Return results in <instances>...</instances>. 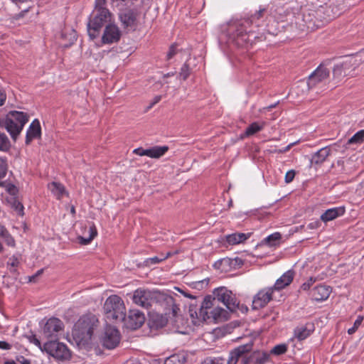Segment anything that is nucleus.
Segmentation results:
<instances>
[{
	"label": "nucleus",
	"instance_id": "1",
	"mask_svg": "<svg viewBox=\"0 0 364 364\" xmlns=\"http://www.w3.org/2000/svg\"><path fill=\"white\" fill-rule=\"evenodd\" d=\"M189 313L191 317L193 318V322L196 324L198 319L201 321H214L220 322L226 321L228 319V311L224 309L219 307L216 304L215 300H212V298L208 296H206L202 302L200 307L197 310L193 309V306H190Z\"/></svg>",
	"mask_w": 364,
	"mask_h": 364
},
{
	"label": "nucleus",
	"instance_id": "2",
	"mask_svg": "<svg viewBox=\"0 0 364 364\" xmlns=\"http://www.w3.org/2000/svg\"><path fill=\"white\" fill-rule=\"evenodd\" d=\"M106 0H96L95 9L87 24V32L92 39L95 38L101 28L110 21L111 14L105 7Z\"/></svg>",
	"mask_w": 364,
	"mask_h": 364
},
{
	"label": "nucleus",
	"instance_id": "3",
	"mask_svg": "<svg viewBox=\"0 0 364 364\" xmlns=\"http://www.w3.org/2000/svg\"><path fill=\"white\" fill-rule=\"evenodd\" d=\"M28 121V116L26 113L10 111L5 117H0V127L4 128L16 141Z\"/></svg>",
	"mask_w": 364,
	"mask_h": 364
},
{
	"label": "nucleus",
	"instance_id": "4",
	"mask_svg": "<svg viewBox=\"0 0 364 364\" xmlns=\"http://www.w3.org/2000/svg\"><path fill=\"white\" fill-rule=\"evenodd\" d=\"M95 318H82L75 324L73 330V338L80 347H85L92 338L94 330Z\"/></svg>",
	"mask_w": 364,
	"mask_h": 364
},
{
	"label": "nucleus",
	"instance_id": "5",
	"mask_svg": "<svg viewBox=\"0 0 364 364\" xmlns=\"http://www.w3.org/2000/svg\"><path fill=\"white\" fill-rule=\"evenodd\" d=\"M104 311L107 319L122 322L126 315V309L123 300L117 295H111L104 304Z\"/></svg>",
	"mask_w": 364,
	"mask_h": 364
},
{
	"label": "nucleus",
	"instance_id": "6",
	"mask_svg": "<svg viewBox=\"0 0 364 364\" xmlns=\"http://www.w3.org/2000/svg\"><path fill=\"white\" fill-rule=\"evenodd\" d=\"M360 60L355 57L346 56L337 62L333 68V77L339 81L350 73L360 65Z\"/></svg>",
	"mask_w": 364,
	"mask_h": 364
},
{
	"label": "nucleus",
	"instance_id": "7",
	"mask_svg": "<svg viewBox=\"0 0 364 364\" xmlns=\"http://www.w3.org/2000/svg\"><path fill=\"white\" fill-rule=\"evenodd\" d=\"M43 350L50 355L59 360H65L70 358V352L63 343L50 340L43 345Z\"/></svg>",
	"mask_w": 364,
	"mask_h": 364
},
{
	"label": "nucleus",
	"instance_id": "8",
	"mask_svg": "<svg viewBox=\"0 0 364 364\" xmlns=\"http://www.w3.org/2000/svg\"><path fill=\"white\" fill-rule=\"evenodd\" d=\"M213 294L215 297L213 298L212 300H215L216 304L218 302H222L230 311H236L239 303L231 291L224 287H222L216 289Z\"/></svg>",
	"mask_w": 364,
	"mask_h": 364
},
{
	"label": "nucleus",
	"instance_id": "9",
	"mask_svg": "<svg viewBox=\"0 0 364 364\" xmlns=\"http://www.w3.org/2000/svg\"><path fill=\"white\" fill-rule=\"evenodd\" d=\"M63 323L57 318H50L45 323L43 328V336L50 340H56L60 333L63 330Z\"/></svg>",
	"mask_w": 364,
	"mask_h": 364
},
{
	"label": "nucleus",
	"instance_id": "10",
	"mask_svg": "<svg viewBox=\"0 0 364 364\" xmlns=\"http://www.w3.org/2000/svg\"><path fill=\"white\" fill-rule=\"evenodd\" d=\"M120 341V333L115 327L107 326L101 337V343L107 349H113Z\"/></svg>",
	"mask_w": 364,
	"mask_h": 364
},
{
	"label": "nucleus",
	"instance_id": "11",
	"mask_svg": "<svg viewBox=\"0 0 364 364\" xmlns=\"http://www.w3.org/2000/svg\"><path fill=\"white\" fill-rule=\"evenodd\" d=\"M132 299L134 304L148 309L156 299L155 293L144 289H138L134 291Z\"/></svg>",
	"mask_w": 364,
	"mask_h": 364
},
{
	"label": "nucleus",
	"instance_id": "12",
	"mask_svg": "<svg viewBox=\"0 0 364 364\" xmlns=\"http://www.w3.org/2000/svg\"><path fill=\"white\" fill-rule=\"evenodd\" d=\"M145 321L144 314L139 310H130L127 316H124L122 319L124 327L129 329L135 330L141 326Z\"/></svg>",
	"mask_w": 364,
	"mask_h": 364
},
{
	"label": "nucleus",
	"instance_id": "13",
	"mask_svg": "<svg viewBox=\"0 0 364 364\" xmlns=\"http://www.w3.org/2000/svg\"><path fill=\"white\" fill-rule=\"evenodd\" d=\"M328 75L329 70L326 68L323 67V65L318 67V68L309 77L307 82V90H309L317 83L326 79Z\"/></svg>",
	"mask_w": 364,
	"mask_h": 364
},
{
	"label": "nucleus",
	"instance_id": "14",
	"mask_svg": "<svg viewBox=\"0 0 364 364\" xmlns=\"http://www.w3.org/2000/svg\"><path fill=\"white\" fill-rule=\"evenodd\" d=\"M273 289H263L257 293L252 301V307L259 309L265 306L272 299Z\"/></svg>",
	"mask_w": 364,
	"mask_h": 364
},
{
	"label": "nucleus",
	"instance_id": "15",
	"mask_svg": "<svg viewBox=\"0 0 364 364\" xmlns=\"http://www.w3.org/2000/svg\"><path fill=\"white\" fill-rule=\"evenodd\" d=\"M121 36L119 28L114 24L106 26L102 40L104 43H113L117 42Z\"/></svg>",
	"mask_w": 364,
	"mask_h": 364
},
{
	"label": "nucleus",
	"instance_id": "16",
	"mask_svg": "<svg viewBox=\"0 0 364 364\" xmlns=\"http://www.w3.org/2000/svg\"><path fill=\"white\" fill-rule=\"evenodd\" d=\"M252 343H248L245 345L240 346L230 353L228 358L225 359V364H236L240 357L244 353L250 352L252 350Z\"/></svg>",
	"mask_w": 364,
	"mask_h": 364
},
{
	"label": "nucleus",
	"instance_id": "17",
	"mask_svg": "<svg viewBox=\"0 0 364 364\" xmlns=\"http://www.w3.org/2000/svg\"><path fill=\"white\" fill-rule=\"evenodd\" d=\"M121 22L124 28L133 29L136 23V16L131 10H127L119 14Z\"/></svg>",
	"mask_w": 364,
	"mask_h": 364
},
{
	"label": "nucleus",
	"instance_id": "18",
	"mask_svg": "<svg viewBox=\"0 0 364 364\" xmlns=\"http://www.w3.org/2000/svg\"><path fill=\"white\" fill-rule=\"evenodd\" d=\"M331 288L328 286L319 285L316 287L312 291V297L316 301H323L328 298L331 294Z\"/></svg>",
	"mask_w": 364,
	"mask_h": 364
},
{
	"label": "nucleus",
	"instance_id": "19",
	"mask_svg": "<svg viewBox=\"0 0 364 364\" xmlns=\"http://www.w3.org/2000/svg\"><path fill=\"white\" fill-rule=\"evenodd\" d=\"M41 136V126L38 119H35L30 124L27 131L26 143L30 144L33 139Z\"/></svg>",
	"mask_w": 364,
	"mask_h": 364
},
{
	"label": "nucleus",
	"instance_id": "20",
	"mask_svg": "<svg viewBox=\"0 0 364 364\" xmlns=\"http://www.w3.org/2000/svg\"><path fill=\"white\" fill-rule=\"evenodd\" d=\"M294 276V273L293 271H287L276 281L274 289L279 290L288 286L292 282Z\"/></svg>",
	"mask_w": 364,
	"mask_h": 364
},
{
	"label": "nucleus",
	"instance_id": "21",
	"mask_svg": "<svg viewBox=\"0 0 364 364\" xmlns=\"http://www.w3.org/2000/svg\"><path fill=\"white\" fill-rule=\"evenodd\" d=\"M331 150L328 147L326 146L320 150H318L316 153H315L311 159V164L320 165L321 164L326 158L330 155Z\"/></svg>",
	"mask_w": 364,
	"mask_h": 364
},
{
	"label": "nucleus",
	"instance_id": "22",
	"mask_svg": "<svg viewBox=\"0 0 364 364\" xmlns=\"http://www.w3.org/2000/svg\"><path fill=\"white\" fill-rule=\"evenodd\" d=\"M344 212L345 208L343 207L331 208L326 210V212L321 215V219L324 222L333 220L337 217L343 215Z\"/></svg>",
	"mask_w": 364,
	"mask_h": 364
},
{
	"label": "nucleus",
	"instance_id": "23",
	"mask_svg": "<svg viewBox=\"0 0 364 364\" xmlns=\"http://www.w3.org/2000/svg\"><path fill=\"white\" fill-rule=\"evenodd\" d=\"M313 331L312 325L307 324L306 326H298L294 330V336L299 341L304 340L310 336Z\"/></svg>",
	"mask_w": 364,
	"mask_h": 364
},
{
	"label": "nucleus",
	"instance_id": "24",
	"mask_svg": "<svg viewBox=\"0 0 364 364\" xmlns=\"http://www.w3.org/2000/svg\"><path fill=\"white\" fill-rule=\"evenodd\" d=\"M251 233H233L226 236V241L229 245H235L243 242L250 237Z\"/></svg>",
	"mask_w": 364,
	"mask_h": 364
},
{
	"label": "nucleus",
	"instance_id": "25",
	"mask_svg": "<svg viewBox=\"0 0 364 364\" xmlns=\"http://www.w3.org/2000/svg\"><path fill=\"white\" fill-rule=\"evenodd\" d=\"M168 149L166 146H154L151 149H148V156L154 159H159L162 156Z\"/></svg>",
	"mask_w": 364,
	"mask_h": 364
},
{
	"label": "nucleus",
	"instance_id": "26",
	"mask_svg": "<svg viewBox=\"0 0 364 364\" xmlns=\"http://www.w3.org/2000/svg\"><path fill=\"white\" fill-rule=\"evenodd\" d=\"M97 235V229L94 224H92L89 229V236L88 237H82L79 236L77 238L81 245H88L90 242L96 237Z\"/></svg>",
	"mask_w": 364,
	"mask_h": 364
},
{
	"label": "nucleus",
	"instance_id": "27",
	"mask_svg": "<svg viewBox=\"0 0 364 364\" xmlns=\"http://www.w3.org/2000/svg\"><path fill=\"white\" fill-rule=\"evenodd\" d=\"M186 361V355L183 353L173 354L164 360V364H183Z\"/></svg>",
	"mask_w": 364,
	"mask_h": 364
},
{
	"label": "nucleus",
	"instance_id": "28",
	"mask_svg": "<svg viewBox=\"0 0 364 364\" xmlns=\"http://www.w3.org/2000/svg\"><path fill=\"white\" fill-rule=\"evenodd\" d=\"M50 191L60 199L63 194L65 192L64 186L57 182H53L48 185Z\"/></svg>",
	"mask_w": 364,
	"mask_h": 364
},
{
	"label": "nucleus",
	"instance_id": "29",
	"mask_svg": "<svg viewBox=\"0 0 364 364\" xmlns=\"http://www.w3.org/2000/svg\"><path fill=\"white\" fill-rule=\"evenodd\" d=\"M63 38H68V43H65V46H68L74 43L77 39V34L74 30H70L68 33L63 32L61 34Z\"/></svg>",
	"mask_w": 364,
	"mask_h": 364
},
{
	"label": "nucleus",
	"instance_id": "30",
	"mask_svg": "<svg viewBox=\"0 0 364 364\" xmlns=\"http://www.w3.org/2000/svg\"><path fill=\"white\" fill-rule=\"evenodd\" d=\"M171 256V252H168L166 253V255H161V256L160 257H154L151 258H149L145 261V263H146V265L150 266L151 264H155L156 263L162 262Z\"/></svg>",
	"mask_w": 364,
	"mask_h": 364
},
{
	"label": "nucleus",
	"instance_id": "31",
	"mask_svg": "<svg viewBox=\"0 0 364 364\" xmlns=\"http://www.w3.org/2000/svg\"><path fill=\"white\" fill-rule=\"evenodd\" d=\"M364 141V130H360L348 141V144H360Z\"/></svg>",
	"mask_w": 364,
	"mask_h": 364
},
{
	"label": "nucleus",
	"instance_id": "32",
	"mask_svg": "<svg viewBox=\"0 0 364 364\" xmlns=\"http://www.w3.org/2000/svg\"><path fill=\"white\" fill-rule=\"evenodd\" d=\"M10 146V141L8 136L4 133L0 132V151H7Z\"/></svg>",
	"mask_w": 364,
	"mask_h": 364
},
{
	"label": "nucleus",
	"instance_id": "33",
	"mask_svg": "<svg viewBox=\"0 0 364 364\" xmlns=\"http://www.w3.org/2000/svg\"><path fill=\"white\" fill-rule=\"evenodd\" d=\"M262 129V126H259L257 123L254 122L251 125H250L246 131H245V135L246 136H250L252 135L257 132L260 131Z\"/></svg>",
	"mask_w": 364,
	"mask_h": 364
},
{
	"label": "nucleus",
	"instance_id": "34",
	"mask_svg": "<svg viewBox=\"0 0 364 364\" xmlns=\"http://www.w3.org/2000/svg\"><path fill=\"white\" fill-rule=\"evenodd\" d=\"M191 73V68L187 63H185L182 68H181V71L179 73V77L182 78V80H186Z\"/></svg>",
	"mask_w": 364,
	"mask_h": 364
},
{
	"label": "nucleus",
	"instance_id": "35",
	"mask_svg": "<svg viewBox=\"0 0 364 364\" xmlns=\"http://www.w3.org/2000/svg\"><path fill=\"white\" fill-rule=\"evenodd\" d=\"M287 350V347L285 344H279L276 346H274L272 350L271 353L274 355H282L284 354Z\"/></svg>",
	"mask_w": 364,
	"mask_h": 364
},
{
	"label": "nucleus",
	"instance_id": "36",
	"mask_svg": "<svg viewBox=\"0 0 364 364\" xmlns=\"http://www.w3.org/2000/svg\"><path fill=\"white\" fill-rule=\"evenodd\" d=\"M8 169L6 159L0 157V178L5 177Z\"/></svg>",
	"mask_w": 364,
	"mask_h": 364
},
{
	"label": "nucleus",
	"instance_id": "37",
	"mask_svg": "<svg viewBox=\"0 0 364 364\" xmlns=\"http://www.w3.org/2000/svg\"><path fill=\"white\" fill-rule=\"evenodd\" d=\"M281 238V235L279 232H275L269 236H268L265 240L269 245L272 246L275 245V242L279 240Z\"/></svg>",
	"mask_w": 364,
	"mask_h": 364
},
{
	"label": "nucleus",
	"instance_id": "38",
	"mask_svg": "<svg viewBox=\"0 0 364 364\" xmlns=\"http://www.w3.org/2000/svg\"><path fill=\"white\" fill-rule=\"evenodd\" d=\"M201 364H225V359L222 358H207Z\"/></svg>",
	"mask_w": 364,
	"mask_h": 364
},
{
	"label": "nucleus",
	"instance_id": "39",
	"mask_svg": "<svg viewBox=\"0 0 364 364\" xmlns=\"http://www.w3.org/2000/svg\"><path fill=\"white\" fill-rule=\"evenodd\" d=\"M363 320V317L359 316L357 319L355 321L353 326L348 330V334H353L355 332L358 328L360 326L362 321Z\"/></svg>",
	"mask_w": 364,
	"mask_h": 364
},
{
	"label": "nucleus",
	"instance_id": "40",
	"mask_svg": "<svg viewBox=\"0 0 364 364\" xmlns=\"http://www.w3.org/2000/svg\"><path fill=\"white\" fill-rule=\"evenodd\" d=\"M4 240V242L11 247L15 246V240L14 237L9 233V232H6L5 235L2 237Z\"/></svg>",
	"mask_w": 364,
	"mask_h": 364
},
{
	"label": "nucleus",
	"instance_id": "41",
	"mask_svg": "<svg viewBox=\"0 0 364 364\" xmlns=\"http://www.w3.org/2000/svg\"><path fill=\"white\" fill-rule=\"evenodd\" d=\"M12 199L14 200L13 207L17 212H18L19 214L23 215V205L19 201L16 200L15 198H13Z\"/></svg>",
	"mask_w": 364,
	"mask_h": 364
},
{
	"label": "nucleus",
	"instance_id": "42",
	"mask_svg": "<svg viewBox=\"0 0 364 364\" xmlns=\"http://www.w3.org/2000/svg\"><path fill=\"white\" fill-rule=\"evenodd\" d=\"M295 174H296V172L294 170H290V171H287L285 175V178H284L285 182L287 183H291L294 180V178L295 177Z\"/></svg>",
	"mask_w": 364,
	"mask_h": 364
},
{
	"label": "nucleus",
	"instance_id": "43",
	"mask_svg": "<svg viewBox=\"0 0 364 364\" xmlns=\"http://www.w3.org/2000/svg\"><path fill=\"white\" fill-rule=\"evenodd\" d=\"M316 282V279L313 278V277H311L309 278V279L306 282H304L301 287V289L304 291H306L308 289H309V288L311 287V286Z\"/></svg>",
	"mask_w": 364,
	"mask_h": 364
},
{
	"label": "nucleus",
	"instance_id": "44",
	"mask_svg": "<svg viewBox=\"0 0 364 364\" xmlns=\"http://www.w3.org/2000/svg\"><path fill=\"white\" fill-rule=\"evenodd\" d=\"M177 53V50H176V44H173L171 46V47L169 48V50L167 53V60H170Z\"/></svg>",
	"mask_w": 364,
	"mask_h": 364
},
{
	"label": "nucleus",
	"instance_id": "45",
	"mask_svg": "<svg viewBox=\"0 0 364 364\" xmlns=\"http://www.w3.org/2000/svg\"><path fill=\"white\" fill-rule=\"evenodd\" d=\"M30 342L35 344L36 346H38L41 350H43V346H41V341L36 337L35 335H32L29 337Z\"/></svg>",
	"mask_w": 364,
	"mask_h": 364
},
{
	"label": "nucleus",
	"instance_id": "46",
	"mask_svg": "<svg viewBox=\"0 0 364 364\" xmlns=\"http://www.w3.org/2000/svg\"><path fill=\"white\" fill-rule=\"evenodd\" d=\"M7 191L10 193V195L12 196V198H15L14 196L18 193L17 188L14 185H12V184H9L7 186Z\"/></svg>",
	"mask_w": 364,
	"mask_h": 364
},
{
	"label": "nucleus",
	"instance_id": "47",
	"mask_svg": "<svg viewBox=\"0 0 364 364\" xmlns=\"http://www.w3.org/2000/svg\"><path fill=\"white\" fill-rule=\"evenodd\" d=\"M43 272V269H39L36 274L28 277L29 282H36L37 278L40 277Z\"/></svg>",
	"mask_w": 364,
	"mask_h": 364
},
{
	"label": "nucleus",
	"instance_id": "48",
	"mask_svg": "<svg viewBox=\"0 0 364 364\" xmlns=\"http://www.w3.org/2000/svg\"><path fill=\"white\" fill-rule=\"evenodd\" d=\"M269 355L266 353H263L262 355L258 358L256 360L255 364H264L268 360Z\"/></svg>",
	"mask_w": 364,
	"mask_h": 364
},
{
	"label": "nucleus",
	"instance_id": "49",
	"mask_svg": "<svg viewBox=\"0 0 364 364\" xmlns=\"http://www.w3.org/2000/svg\"><path fill=\"white\" fill-rule=\"evenodd\" d=\"M134 153L139 156H148V149L138 148L134 150Z\"/></svg>",
	"mask_w": 364,
	"mask_h": 364
},
{
	"label": "nucleus",
	"instance_id": "50",
	"mask_svg": "<svg viewBox=\"0 0 364 364\" xmlns=\"http://www.w3.org/2000/svg\"><path fill=\"white\" fill-rule=\"evenodd\" d=\"M11 348V345L6 341H0V349L9 350Z\"/></svg>",
	"mask_w": 364,
	"mask_h": 364
},
{
	"label": "nucleus",
	"instance_id": "51",
	"mask_svg": "<svg viewBox=\"0 0 364 364\" xmlns=\"http://www.w3.org/2000/svg\"><path fill=\"white\" fill-rule=\"evenodd\" d=\"M6 95L4 90L0 89V106H2L6 100Z\"/></svg>",
	"mask_w": 364,
	"mask_h": 364
},
{
	"label": "nucleus",
	"instance_id": "52",
	"mask_svg": "<svg viewBox=\"0 0 364 364\" xmlns=\"http://www.w3.org/2000/svg\"><path fill=\"white\" fill-rule=\"evenodd\" d=\"M18 361L19 362L20 364H31V361L28 359H26L23 357L18 358Z\"/></svg>",
	"mask_w": 364,
	"mask_h": 364
},
{
	"label": "nucleus",
	"instance_id": "53",
	"mask_svg": "<svg viewBox=\"0 0 364 364\" xmlns=\"http://www.w3.org/2000/svg\"><path fill=\"white\" fill-rule=\"evenodd\" d=\"M161 97L160 95H157L154 98V101L151 103L150 107L154 106L155 104L158 103L161 100Z\"/></svg>",
	"mask_w": 364,
	"mask_h": 364
},
{
	"label": "nucleus",
	"instance_id": "54",
	"mask_svg": "<svg viewBox=\"0 0 364 364\" xmlns=\"http://www.w3.org/2000/svg\"><path fill=\"white\" fill-rule=\"evenodd\" d=\"M7 232L6 229L3 225H0V237H3Z\"/></svg>",
	"mask_w": 364,
	"mask_h": 364
},
{
	"label": "nucleus",
	"instance_id": "55",
	"mask_svg": "<svg viewBox=\"0 0 364 364\" xmlns=\"http://www.w3.org/2000/svg\"><path fill=\"white\" fill-rule=\"evenodd\" d=\"M295 143H291L290 144H289L283 150H279V152L280 153H282V152H286L287 151H289L290 149V148Z\"/></svg>",
	"mask_w": 364,
	"mask_h": 364
},
{
	"label": "nucleus",
	"instance_id": "56",
	"mask_svg": "<svg viewBox=\"0 0 364 364\" xmlns=\"http://www.w3.org/2000/svg\"><path fill=\"white\" fill-rule=\"evenodd\" d=\"M223 262V260H219V261H217L215 262V264H213V267L216 269H220V265Z\"/></svg>",
	"mask_w": 364,
	"mask_h": 364
},
{
	"label": "nucleus",
	"instance_id": "57",
	"mask_svg": "<svg viewBox=\"0 0 364 364\" xmlns=\"http://www.w3.org/2000/svg\"><path fill=\"white\" fill-rule=\"evenodd\" d=\"M277 103H275V104L271 105H269V106H268V107H265L264 109H267L269 110V109H272V108L275 107L277 106Z\"/></svg>",
	"mask_w": 364,
	"mask_h": 364
},
{
	"label": "nucleus",
	"instance_id": "58",
	"mask_svg": "<svg viewBox=\"0 0 364 364\" xmlns=\"http://www.w3.org/2000/svg\"><path fill=\"white\" fill-rule=\"evenodd\" d=\"M17 264H18V261H17V259H14V260L11 262V265L12 267H15V266H16V265H17Z\"/></svg>",
	"mask_w": 364,
	"mask_h": 364
},
{
	"label": "nucleus",
	"instance_id": "59",
	"mask_svg": "<svg viewBox=\"0 0 364 364\" xmlns=\"http://www.w3.org/2000/svg\"><path fill=\"white\" fill-rule=\"evenodd\" d=\"M178 290H179L181 292H182L183 294H184V295L186 296V297H189V298H194V296H191V294H185L183 291H181L178 288H177Z\"/></svg>",
	"mask_w": 364,
	"mask_h": 364
},
{
	"label": "nucleus",
	"instance_id": "60",
	"mask_svg": "<svg viewBox=\"0 0 364 364\" xmlns=\"http://www.w3.org/2000/svg\"><path fill=\"white\" fill-rule=\"evenodd\" d=\"M70 213H71L73 215H75V208L74 205H71V207H70Z\"/></svg>",
	"mask_w": 364,
	"mask_h": 364
},
{
	"label": "nucleus",
	"instance_id": "61",
	"mask_svg": "<svg viewBox=\"0 0 364 364\" xmlns=\"http://www.w3.org/2000/svg\"><path fill=\"white\" fill-rule=\"evenodd\" d=\"M263 11H264V10H259L258 11V18H259L262 16V14Z\"/></svg>",
	"mask_w": 364,
	"mask_h": 364
},
{
	"label": "nucleus",
	"instance_id": "62",
	"mask_svg": "<svg viewBox=\"0 0 364 364\" xmlns=\"http://www.w3.org/2000/svg\"><path fill=\"white\" fill-rule=\"evenodd\" d=\"M5 364H16V363L14 361H7Z\"/></svg>",
	"mask_w": 364,
	"mask_h": 364
},
{
	"label": "nucleus",
	"instance_id": "63",
	"mask_svg": "<svg viewBox=\"0 0 364 364\" xmlns=\"http://www.w3.org/2000/svg\"><path fill=\"white\" fill-rule=\"evenodd\" d=\"M130 364H141V363L138 361H133Z\"/></svg>",
	"mask_w": 364,
	"mask_h": 364
},
{
	"label": "nucleus",
	"instance_id": "64",
	"mask_svg": "<svg viewBox=\"0 0 364 364\" xmlns=\"http://www.w3.org/2000/svg\"><path fill=\"white\" fill-rule=\"evenodd\" d=\"M4 250V247L2 246V245L0 243V252H1Z\"/></svg>",
	"mask_w": 364,
	"mask_h": 364
}]
</instances>
